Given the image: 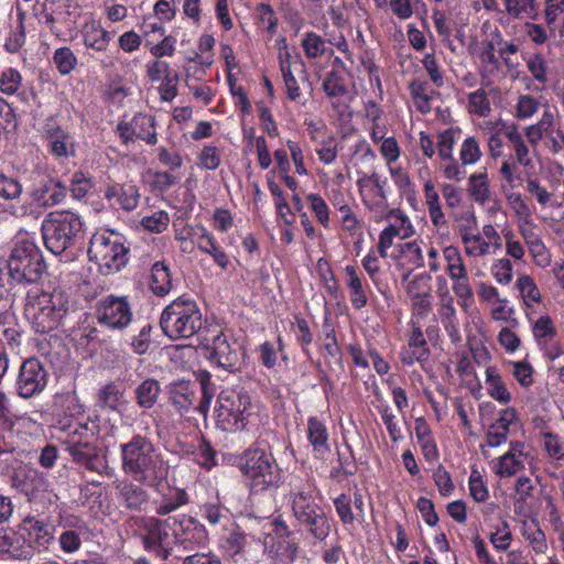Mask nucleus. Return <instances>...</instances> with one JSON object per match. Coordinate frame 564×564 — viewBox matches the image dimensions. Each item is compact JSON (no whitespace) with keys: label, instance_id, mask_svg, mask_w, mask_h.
Instances as JSON below:
<instances>
[{"label":"nucleus","instance_id":"473e14b6","mask_svg":"<svg viewBox=\"0 0 564 564\" xmlns=\"http://www.w3.org/2000/svg\"><path fill=\"white\" fill-rule=\"evenodd\" d=\"M347 275V285L350 290V300L355 307L360 308L367 302L366 293L362 289L361 281L357 274L355 267L347 265L345 268Z\"/></svg>","mask_w":564,"mask_h":564},{"label":"nucleus","instance_id":"f03ea898","mask_svg":"<svg viewBox=\"0 0 564 564\" xmlns=\"http://www.w3.org/2000/svg\"><path fill=\"white\" fill-rule=\"evenodd\" d=\"M119 448L121 469L133 481L154 488L167 476L162 454L147 436L135 434Z\"/></svg>","mask_w":564,"mask_h":564},{"label":"nucleus","instance_id":"f257e3e1","mask_svg":"<svg viewBox=\"0 0 564 564\" xmlns=\"http://www.w3.org/2000/svg\"><path fill=\"white\" fill-rule=\"evenodd\" d=\"M127 527L133 536L141 540L143 549L160 561H166L175 545L188 549L192 543H204L207 538L204 525L187 514L165 519L133 516L127 520Z\"/></svg>","mask_w":564,"mask_h":564},{"label":"nucleus","instance_id":"4d7b16f0","mask_svg":"<svg viewBox=\"0 0 564 564\" xmlns=\"http://www.w3.org/2000/svg\"><path fill=\"white\" fill-rule=\"evenodd\" d=\"M533 334L539 343H549L556 334L552 319H536Z\"/></svg>","mask_w":564,"mask_h":564},{"label":"nucleus","instance_id":"2eb2a0df","mask_svg":"<svg viewBox=\"0 0 564 564\" xmlns=\"http://www.w3.org/2000/svg\"><path fill=\"white\" fill-rule=\"evenodd\" d=\"M169 400L175 412L181 416L194 411L197 395L194 387L186 381L173 382L169 390Z\"/></svg>","mask_w":564,"mask_h":564},{"label":"nucleus","instance_id":"4c0bfd02","mask_svg":"<svg viewBox=\"0 0 564 564\" xmlns=\"http://www.w3.org/2000/svg\"><path fill=\"white\" fill-rule=\"evenodd\" d=\"M444 257L447 261V271L452 279L462 278L466 275V269L457 248L452 246L445 248Z\"/></svg>","mask_w":564,"mask_h":564},{"label":"nucleus","instance_id":"5fc2aeb1","mask_svg":"<svg viewBox=\"0 0 564 564\" xmlns=\"http://www.w3.org/2000/svg\"><path fill=\"white\" fill-rule=\"evenodd\" d=\"M468 100L473 111L476 115L480 117L489 115L491 110L490 102L484 89H477L476 91L470 93Z\"/></svg>","mask_w":564,"mask_h":564},{"label":"nucleus","instance_id":"20e7f679","mask_svg":"<svg viewBox=\"0 0 564 564\" xmlns=\"http://www.w3.org/2000/svg\"><path fill=\"white\" fill-rule=\"evenodd\" d=\"M237 466L252 494L279 487L280 468L270 452L260 447L249 448L240 456Z\"/></svg>","mask_w":564,"mask_h":564},{"label":"nucleus","instance_id":"69168bd1","mask_svg":"<svg viewBox=\"0 0 564 564\" xmlns=\"http://www.w3.org/2000/svg\"><path fill=\"white\" fill-rule=\"evenodd\" d=\"M433 479L442 496H447L454 489V485L449 473L443 467L438 466L433 473Z\"/></svg>","mask_w":564,"mask_h":564},{"label":"nucleus","instance_id":"b1692460","mask_svg":"<svg viewBox=\"0 0 564 564\" xmlns=\"http://www.w3.org/2000/svg\"><path fill=\"white\" fill-rule=\"evenodd\" d=\"M161 384L154 378H147L134 389V399L139 408L152 409L159 401Z\"/></svg>","mask_w":564,"mask_h":564},{"label":"nucleus","instance_id":"a19ab883","mask_svg":"<svg viewBox=\"0 0 564 564\" xmlns=\"http://www.w3.org/2000/svg\"><path fill=\"white\" fill-rule=\"evenodd\" d=\"M492 546L498 551H507L512 541V534L508 522L502 521L496 530L489 534Z\"/></svg>","mask_w":564,"mask_h":564},{"label":"nucleus","instance_id":"bf43d9fd","mask_svg":"<svg viewBox=\"0 0 564 564\" xmlns=\"http://www.w3.org/2000/svg\"><path fill=\"white\" fill-rule=\"evenodd\" d=\"M528 248L536 265L541 268H546L551 264V253L549 249L545 247L542 239L529 246Z\"/></svg>","mask_w":564,"mask_h":564},{"label":"nucleus","instance_id":"8fccbe9b","mask_svg":"<svg viewBox=\"0 0 564 564\" xmlns=\"http://www.w3.org/2000/svg\"><path fill=\"white\" fill-rule=\"evenodd\" d=\"M517 285L527 304L529 301L535 303L540 301L541 294L532 278L522 275L518 279Z\"/></svg>","mask_w":564,"mask_h":564},{"label":"nucleus","instance_id":"0e129e2a","mask_svg":"<svg viewBox=\"0 0 564 564\" xmlns=\"http://www.w3.org/2000/svg\"><path fill=\"white\" fill-rule=\"evenodd\" d=\"M454 147V134L451 129L444 130L438 134L437 150L438 155L443 160H452V151Z\"/></svg>","mask_w":564,"mask_h":564},{"label":"nucleus","instance_id":"bb28decb","mask_svg":"<svg viewBox=\"0 0 564 564\" xmlns=\"http://www.w3.org/2000/svg\"><path fill=\"white\" fill-rule=\"evenodd\" d=\"M98 317H131V311L126 296H107L98 305Z\"/></svg>","mask_w":564,"mask_h":564},{"label":"nucleus","instance_id":"7c9ffc66","mask_svg":"<svg viewBox=\"0 0 564 564\" xmlns=\"http://www.w3.org/2000/svg\"><path fill=\"white\" fill-rule=\"evenodd\" d=\"M83 36L85 45L96 51L106 50L110 40L109 33L94 23L85 25Z\"/></svg>","mask_w":564,"mask_h":564},{"label":"nucleus","instance_id":"c756f323","mask_svg":"<svg viewBox=\"0 0 564 564\" xmlns=\"http://www.w3.org/2000/svg\"><path fill=\"white\" fill-rule=\"evenodd\" d=\"M196 245L200 251L210 254L220 268L226 269L228 267L229 260L227 254L218 249L214 238L206 230H203L202 235L197 238Z\"/></svg>","mask_w":564,"mask_h":564},{"label":"nucleus","instance_id":"864d4df0","mask_svg":"<svg viewBox=\"0 0 564 564\" xmlns=\"http://www.w3.org/2000/svg\"><path fill=\"white\" fill-rule=\"evenodd\" d=\"M58 544L64 553L72 554L80 550L82 539L74 530H65L58 536Z\"/></svg>","mask_w":564,"mask_h":564},{"label":"nucleus","instance_id":"37998d69","mask_svg":"<svg viewBox=\"0 0 564 564\" xmlns=\"http://www.w3.org/2000/svg\"><path fill=\"white\" fill-rule=\"evenodd\" d=\"M141 224L147 230L161 234L167 228L170 224V217L166 212L159 210L150 216H144L141 220Z\"/></svg>","mask_w":564,"mask_h":564},{"label":"nucleus","instance_id":"052dcab7","mask_svg":"<svg viewBox=\"0 0 564 564\" xmlns=\"http://www.w3.org/2000/svg\"><path fill=\"white\" fill-rule=\"evenodd\" d=\"M178 82V75L175 72H169L164 76L163 84L160 87L161 99L164 101L173 100L177 95L176 84Z\"/></svg>","mask_w":564,"mask_h":564},{"label":"nucleus","instance_id":"09e8293b","mask_svg":"<svg viewBox=\"0 0 564 564\" xmlns=\"http://www.w3.org/2000/svg\"><path fill=\"white\" fill-rule=\"evenodd\" d=\"M379 413L381 415V420L386 425L389 436L392 442H398L402 438V433L400 427L395 422V415L393 414L391 408L389 405H380Z\"/></svg>","mask_w":564,"mask_h":564},{"label":"nucleus","instance_id":"603ef678","mask_svg":"<svg viewBox=\"0 0 564 564\" xmlns=\"http://www.w3.org/2000/svg\"><path fill=\"white\" fill-rule=\"evenodd\" d=\"M470 496L477 502H484L488 498V489L477 469H473L469 477Z\"/></svg>","mask_w":564,"mask_h":564},{"label":"nucleus","instance_id":"aec40b11","mask_svg":"<svg viewBox=\"0 0 564 564\" xmlns=\"http://www.w3.org/2000/svg\"><path fill=\"white\" fill-rule=\"evenodd\" d=\"M189 502V496L183 488L167 487L155 501V513L159 517L169 516Z\"/></svg>","mask_w":564,"mask_h":564},{"label":"nucleus","instance_id":"cd10ccee","mask_svg":"<svg viewBox=\"0 0 564 564\" xmlns=\"http://www.w3.org/2000/svg\"><path fill=\"white\" fill-rule=\"evenodd\" d=\"M486 384L488 394L501 404H508L511 401V394L503 383L500 375L492 367L486 368Z\"/></svg>","mask_w":564,"mask_h":564},{"label":"nucleus","instance_id":"f3484780","mask_svg":"<svg viewBox=\"0 0 564 564\" xmlns=\"http://www.w3.org/2000/svg\"><path fill=\"white\" fill-rule=\"evenodd\" d=\"M307 440L316 458L329 453V433L326 424L316 416H310L306 425Z\"/></svg>","mask_w":564,"mask_h":564},{"label":"nucleus","instance_id":"ddd939ff","mask_svg":"<svg viewBox=\"0 0 564 564\" xmlns=\"http://www.w3.org/2000/svg\"><path fill=\"white\" fill-rule=\"evenodd\" d=\"M67 191L66 185L59 180L46 176L33 186L30 197L37 207L48 209L61 204L65 199Z\"/></svg>","mask_w":564,"mask_h":564},{"label":"nucleus","instance_id":"6ab92c4d","mask_svg":"<svg viewBox=\"0 0 564 564\" xmlns=\"http://www.w3.org/2000/svg\"><path fill=\"white\" fill-rule=\"evenodd\" d=\"M3 538V556L14 560H30L33 557L34 552L28 543L24 532L4 528Z\"/></svg>","mask_w":564,"mask_h":564},{"label":"nucleus","instance_id":"a211bd4d","mask_svg":"<svg viewBox=\"0 0 564 564\" xmlns=\"http://www.w3.org/2000/svg\"><path fill=\"white\" fill-rule=\"evenodd\" d=\"M140 485L121 482L117 486L119 502L130 511H142L149 503L150 495Z\"/></svg>","mask_w":564,"mask_h":564},{"label":"nucleus","instance_id":"4be33fe9","mask_svg":"<svg viewBox=\"0 0 564 564\" xmlns=\"http://www.w3.org/2000/svg\"><path fill=\"white\" fill-rule=\"evenodd\" d=\"M105 197L111 205L119 206L124 210H133L139 203V191L131 184H115L106 189Z\"/></svg>","mask_w":564,"mask_h":564},{"label":"nucleus","instance_id":"6e6d98bb","mask_svg":"<svg viewBox=\"0 0 564 564\" xmlns=\"http://www.w3.org/2000/svg\"><path fill=\"white\" fill-rule=\"evenodd\" d=\"M21 83V75L13 68L6 69L0 76V91L7 95L15 93Z\"/></svg>","mask_w":564,"mask_h":564},{"label":"nucleus","instance_id":"2f4dec72","mask_svg":"<svg viewBox=\"0 0 564 564\" xmlns=\"http://www.w3.org/2000/svg\"><path fill=\"white\" fill-rule=\"evenodd\" d=\"M134 135L138 139L147 141L149 144L156 142V133L154 128V119L147 115H137L133 117V129Z\"/></svg>","mask_w":564,"mask_h":564},{"label":"nucleus","instance_id":"f704fd0d","mask_svg":"<svg viewBox=\"0 0 564 564\" xmlns=\"http://www.w3.org/2000/svg\"><path fill=\"white\" fill-rule=\"evenodd\" d=\"M197 313L198 308L194 301L180 297L164 308L161 317H193Z\"/></svg>","mask_w":564,"mask_h":564},{"label":"nucleus","instance_id":"c9c22d12","mask_svg":"<svg viewBox=\"0 0 564 564\" xmlns=\"http://www.w3.org/2000/svg\"><path fill=\"white\" fill-rule=\"evenodd\" d=\"M302 46L307 58H318L326 52L325 41L314 32H307L302 40Z\"/></svg>","mask_w":564,"mask_h":564},{"label":"nucleus","instance_id":"58836bf2","mask_svg":"<svg viewBox=\"0 0 564 564\" xmlns=\"http://www.w3.org/2000/svg\"><path fill=\"white\" fill-rule=\"evenodd\" d=\"M53 61L62 75L69 74L77 65V58L69 47L57 48Z\"/></svg>","mask_w":564,"mask_h":564},{"label":"nucleus","instance_id":"5701e85b","mask_svg":"<svg viewBox=\"0 0 564 564\" xmlns=\"http://www.w3.org/2000/svg\"><path fill=\"white\" fill-rule=\"evenodd\" d=\"M25 533L26 541L34 551L37 549H47L53 541V532L46 523L40 520H28L21 529Z\"/></svg>","mask_w":564,"mask_h":564},{"label":"nucleus","instance_id":"de8ad7c7","mask_svg":"<svg viewBox=\"0 0 564 564\" xmlns=\"http://www.w3.org/2000/svg\"><path fill=\"white\" fill-rule=\"evenodd\" d=\"M22 184L14 177L0 174V196L4 199H15L22 194Z\"/></svg>","mask_w":564,"mask_h":564},{"label":"nucleus","instance_id":"774afa93","mask_svg":"<svg viewBox=\"0 0 564 564\" xmlns=\"http://www.w3.org/2000/svg\"><path fill=\"white\" fill-rule=\"evenodd\" d=\"M307 199L318 221L326 227L328 224V207L325 200L317 194H310Z\"/></svg>","mask_w":564,"mask_h":564},{"label":"nucleus","instance_id":"ea45409f","mask_svg":"<svg viewBox=\"0 0 564 564\" xmlns=\"http://www.w3.org/2000/svg\"><path fill=\"white\" fill-rule=\"evenodd\" d=\"M524 538L531 543L536 553H545L547 543L544 532L539 528L538 523L532 521L524 525Z\"/></svg>","mask_w":564,"mask_h":564},{"label":"nucleus","instance_id":"423d86ee","mask_svg":"<svg viewBox=\"0 0 564 564\" xmlns=\"http://www.w3.org/2000/svg\"><path fill=\"white\" fill-rule=\"evenodd\" d=\"M314 487L305 485L291 491L292 512L299 525L304 528L312 536L323 541L330 532L328 517L313 496Z\"/></svg>","mask_w":564,"mask_h":564},{"label":"nucleus","instance_id":"13d9d810","mask_svg":"<svg viewBox=\"0 0 564 564\" xmlns=\"http://www.w3.org/2000/svg\"><path fill=\"white\" fill-rule=\"evenodd\" d=\"M90 188V181L85 176L83 172H76L73 174L69 191L74 198H83L84 196H86Z\"/></svg>","mask_w":564,"mask_h":564},{"label":"nucleus","instance_id":"412c9836","mask_svg":"<svg viewBox=\"0 0 564 564\" xmlns=\"http://www.w3.org/2000/svg\"><path fill=\"white\" fill-rule=\"evenodd\" d=\"M160 326L172 340L188 338L195 334L198 336L205 329L202 319H160Z\"/></svg>","mask_w":564,"mask_h":564},{"label":"nucleus","instance_id":"3c124183","mask_svg":"<svg viewBox=\"0 0 564 564\" xmlns=\"http://www.w3.org/2000/svg\"><path fill=\"white\" fill-rule=\"evenodd\" d=\"M481 152L475 138H467L460 148L459 156L464 165L474 164L480 159Z\"/></svg>","mask_w":564,"mask_h":564},{"label":"nucleus","instance_id":"e433bc0d","mask_svg":"<svg viewBox=\"0 0 564 564\" xmlns=\"http://www.w3.org/2000/svg\"><path fill=\"white\" fill-rule=\"evenodd\" d=\"M195 460L207 470L217 465V452L206 438L199 441L195 452Z\"/></svg>","mask_w":564,"mask_h":564},{"label":"nucleus","instance_id":"dca6fc26","mask_svg":"<svg viewBox=\"0 0 564 564\" xmlns=\"http://www.w3.org/2000/svg\"><path fill=\"white\" fill-rule=\"evenodd\" d=\"M465 221L459 226V234L465 243V251L470 256H484L489 250V243L486 242L479 234H474L477 228V219L474 213L463 218Z\"/></svg>","mask_w":564,"mask_h":564},{"label":"nucleus","instance_id":"c85d7f7f","mask_svg":"<svg viewBox=\"0 0 564 564\" xmlns=\"http://www.w3.org/2000/svg\"><path fill=\"white\" fill-rule=\"evenodd\" d=\"M172 286L171 275L164 262L158 261L152 265L150 288L156 295H165Z\"/></svg>","mask_w":564,"mask_h":564},{"label":"nucleus","instance_id":"9d476101","mask_svg":"<svg viewBox=\"0 0 564 564\" xmlns=\"http://www.w3.org/2000/svg\"><path fill=\"white\" fill-rule=\"evenodd\" d=\"M217 403L218 423L224 430L238 431L246 427V421L251 414V401L246 392L224 390Z\"/></svg>","mask_w":564,"mask_h":564},{"label":"nucleus","instance_id":"a878e982","mask_svg":"<svg viewBox=\"0 0 564 564\" xmlns=\"http://www.w3.org/2000/svg\"><path fill=\"white\" fill-rule=\"evenodd\" d=\"M47 140L51 151L58 158H67L74 154V144L69 133L59 127L47 130Z\"/></svg>","mask_w":564,"mask_h":564},{"label":"nucleus","instance_id":"4468645a","mask_svg":"<svg viewBox=\"0 0 564 564\" xmlns=\"http://www.w3.org/2000/svg\"><path fill=\"white\" fill-rule=\"evenodd\" d=\"M524 444L514 442L510 444L508 452L494 462L492 469L501 478L516 476L524 469Z\"/></svg>","mask_w":564,"mask_h":564},{"label":"nucleus","instance_id":"49530a36","mask_svg":"<svg viewBox=\"0 0 564 564\" xmlns=\"http://www.w3.org/2000/svg\"><path fill=\"white\" fill-rule=\"evenodd\" d=\"M544 448L550 458L554 460L564 459V441L554 433H545L544 436Z\"/></svg>","mask_w":564,"mask_h":564},{"label":"nucleus","instance_id":"680f3d73","mask_svg":"<svg viewBox=\"0 0 564 564\" xmlns=\"http://www.w3.org/2000/svg\"><path fill=\"white\" fill-rule=\"evenodd\" d=\"M430 357V350L424 349H415L410 346L404 347L400 351V359L403 365L412 366L414 362L423 364Z\"/></svg>","mask_w":564,"mask_h":564},{"label":"nucleus","instance_id":"393cba45","mask_svg":"<svg viewBox=\"0 0 564 564\" xmlns=\"http://www.w3.org/2000/svg\"><path fill=\"white\" fill-rule=\"evenodd\" d=\"M124 390L121 384L110 381L97 392L96 404L100 409L117 411L124 401Z\"/></svg>","mask_w":564,"mask_h":564},{"label":"nucleus","instance_id":"f8f14e48","mask_svg":"<svg viewBox=\"0 0 564 564\" xmlns=\"http://www.w3.org/2000/svg\"><path fill=\"white\" fill-rule=\"evenodd\" d=\"M68 314L67 301L62 293H41L26 299L25 317H64Z\"/></svg>","mask_w":564,"mask_h":564},{"label":"nucleus","instance_id":"9b49d317","mask_svg":"<svg viewBox=\"0 0 564 564\" xmlns=\"http://www.w3.org/2000/svg\"><path fill=\"white\" fill-rule=\"evenodd\" d=\"M47 384V372L37 358L26 359L20 367L17 389L20 397L28 399L41 393Z\"/></svg>","mask_w":564,"mask_h":564},{"label":"nucleus","instance_id":"e2e57ef3","mask_svg":"<svg viewBox=\"0 0 564 564\" xmlns=\"http://www.w3.org/2000/svg\"><path fill=\"white\" fill-rule=\"evenodd\" d=\"M512 375L522 387H530L533 382V369L530 364L525 361L512 362Z\"/></svg>","mask_w":564,"mask_h":564},{"label":"nucleus","instance_id":"0eeeda50","mask_svg":"<svg viewBox=\"0 0 564 564\" xmlns=\"http://www.w3.org/2000/svg\"><path fill=\"white\" fill-rule=\"evenodd\" d=\"M82 227L79 216L69 210L47 214L42 223V235L46 248L54 254L62 253L73 246Z\"/></svg>","mask_w":564,"mask_h":564},{"label":"nucleus","instance_id":"39448f33","mask_svg":"<svg viewBox=\"0 0 564 564\" xmlns=\"http://www.w3.org/2000/svg\"><path fill=\"white\" fill-rule=\"evenodd\" d=\"M198 345L212 364L226 370H238L243 362L245 351L241 344L225 335L219 325L206 326L200 330Z\"/></svg>","mask_w":564,"mask_h":564},{"label":"nucleus","instance_id":"7ed1b4c3","mask_svg":"<svg viewBox=\"0 0 564 564\" xmlns=\"http://www.w3.org/2000/svg\"><path fill=\"white\" fill-rule=\"evenodd\" d=\"M7 273L0 269V288L15 283H36L45 272L46 264L42 251L34 241H17L7 260Z\"/></svg>","mask_w":564,"mask_h":564},{"label":"nucleus","instance_id":"1a4fd4ad","mask_svg":"<svg viewBox=\"0 0 564 564\" xmlns=\"http://www.w3.org/2000/svg\"><path fill=\"white\" fill-rule=\"evenodd\" d=\"M68 433L64 441L72 460L88 470L101 473L106 466L105 457L99 448L88 440L87 424L74 422L62 426Z\"/></svg>","mask_w":564,"mask_h":564},{"label":"nucleus","instance_id":"c03bdc74","mask_svg":"<svg viewBox=\"0 0 564 564\" xmlns=\"http://www.w3.org/2000/svg\"><path fill=\"white\" fill-rule=\"evenodd\" d=\"M335 510L343 524H354L355 514L351 509V499L346 494H340L333 500Z\"/></svg>","mask_w":564,"mask_h":564},{"label":"nucleus","instance_id":"6e6552de","mask_svg":"<svg viewBox=\"0 0 564 564\" xmlns=\"http://www.w3.org/2000/svg\"><path fill=\"white\" fill-rule=\"evenodd\" d=\"M128 252L122 238L113 231L95 234L88 248L89 260L105 275L120 271L128 262Z\"/></svg>","mask_w":564,"mask_h":564},{"label":"nucleus","instance_id":"a18cd8bd","mask_svg":"<svg viewBox=\"0 0 564 564\" xmlns=\"http://www.w3.org/2000/svg\"><path fill=\"white\" fill-rule=\"evenodd\" d=\"M199 381H200L202 398L197 404L196 403L194 404V411L206 416V414L209 410L210 403H212L213 395H214L213 391L209 390V386H210L209 375L207 372L200 375Z\"/></svg>","mask_w":564,"mask_h":564},{"label":"nucleus","instance_id":"72a5a7b5","mask_svg":"<svg viewBox=\"0 0 564 564\" xmlns=\"http://www.w3.org/2000/svg\"><path fill=\"white\" fill-rule=\"evenodd\" d=\"M468 192L475 202L484 205L489 199L490 196L487 174L479 173L470 175L468 182Z\"/></svg>","mask_w":564,"mask_h":564},{"label":"nucleus","instance_id":"338daca9","mask_svg":"<svg viewBox=\"0 0 564 564\" xmlns=\"http://www.w3.org/2000/svg\"><path fill=\"white\" fill-rule=\"evenodd\" d=\"M492 273L499 283L508 284L512 280V263L509 259H499L492 267Z\"/></svg>","mask_w":564,"mask_h":564},{"label":"nucleus","instance_id":"79ce46f5","mask_svg":"<svg viewBox=\"0 0 564 564\" xmlns=\"http://www.w3.org/2000/svg\"><path fill=\"white\" fill-rule=\"evenodd\" d=\"M323 89L328 97H339L347 93L344 78L335 70L326 75L323 82Z\"/></svg>","mask_w":564,"mask_h":564}]
</instances>
